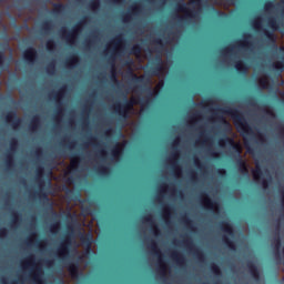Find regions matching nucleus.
<instances>
[{"mask_svg": "<svg viewBox=\"0 0 284 284\" xmlns=\"http://www.w3.org/2000/svg\"><path fill=\"white\" fill-rule=\"evenodd\" d=\"M57 230H59V223L52 224L51 232H57Z\"/></svg>", "mask_w": 284, "mask_h": 284, "instance_id": "338daca9", "label": "nucleus"}, {"mask_svg": "<svg viewBox=\"0 0 284 284\" xmlns=\"http://www.w3.org/2000/svg\"><path fill=\"white\" fill-rule=\"evenodd\" d=\"M37 172H38V176H41V174H43V166H39L37 169Z\"/></svg>", "mask_w": 284, "mask_h": 284, "instance_id": "774afa93", "label": "nucleus"}, {"mask_svg": "<svg viewBox=\"0 0 284 284\" xmlns=\"http://www.w3.org/2000/svg\"><path fill=\"white\" fill-rule=\"evenodd\" d=\"M67 267H68V272L70 273L71 277L72 278H77L79 276V262L77 263H68L67 264Z\"/></svg>", "mask_w": 284, "mask_h": 284, "instance_id": "4be33fe9", "label": "nucleus"}, {"mask_svg": "<svg viewBox=\"0 0 284 284\" xmlns=\"http://www.w3.org/2000/svg\"><path fill=\"white\" fill-rule=\"evenodd\" d=\"M8 58L6 57V53L3 51H0V70H3L4 68H10V63L6 64V60Z\"/></svg>", "mask_w": 284, "mask_h": 284, "instance_id": "58836bf2", "label": "nucleus"}, {"mask_svg": "<svg viewBox=\"0 0 284 284\" xmlns=\"http://www.w3.org/2000/svg\"><path fill=\"white\" fill-rule=\"evenodd\" d=\"M99 154H100V159H105V156H108V151H105V150H100L99 151Z\"/></svg>", "mask_w": 284, "mask_h": 284, "instance_id": "680f3d73", "label": "nucleus"}, {"mask_svg": "<svg viewBox=\"0 0 284 284\" xmlns=\"http://www.w3.org/2000/svg\"><path fill=\"white\" fill-rule=\"evenodd\" d=\"M45 70L48 72V74H54V72H57V62L54 60L49 62Z\"/></svg>", "mask_w": 284, "mask_h": 284, "instance_id": "a19ab883", "label": "nucleus"}, {"mask_svg": "<svg viewBox=\"0 0 284 284\" xmlns=\"http://www.w3.org/2000/svg\"><path fill=\"white\" fill-rule=\"evenodd\" d=\"M202 203H204L205 207H207V210H210L211 212H214V210L219 209V203L212 201V199H210V195H207V193H202Z\"/></svg>", "mask_w": 284, "mask_h": 284, "instance_id": "a211bd4d", "label": "nucleus"}, {"mask_svg": "<svg viewBox=\"0 0 284 284\" xmlns=\"http://www.w3.org/2000/svg\"><path fill=\"white\" fill-rule=\"evenodd\" d=\"M185 245H187V247L191 250V252H193V254L196 256L197 261H200L201 263H203V261H205V253H203V251L194 247V242H192V237L191 236H186V239L184 240Z\"/></svg>", "mask_w": 284, "mask_h": 284, "instance_id": "9b49d317", "label": "nucleus"}, {"mask_svg": "<svg viewBox=\"0 0 284 284\" xmlns=\"http://www.w3.org/2000/svg\"><path fill=\"white\" fill-rule=\"evenodd\" d=\"M273 68L275 70H278L280 72L283 71V62H276L275 64H273Z\"/></svg>", "mask_w": 284, "mask_h": 284, "instance_id": "4d7b16f0", "label": "nucleus"}, {"mask_svg": "<svg viewBox=\"0 0 284 284\" xmlns=\"http://www.w3.org/2000/svg\"><path fill=\"white\" fill-rule=\"evenodd\" d=\"M140 12H141V4H134L133 7H131V12H128L122 16V21L124 23H128V21L132 19V16L136 17V14H139Z\"/></svg>", "mask_w": 284, "mask_h": 284, "instance_id": "6ab92c4d", "label": "nucleus"}, {"mask_svg": "<svg viewBox=\"0 0 284 284\" xmlns=\"http://www.w3.org/2000/svg\"><path fill=\"white\" fill-rule=\"evenodd\" d=\"M112 159L115 161H119L121 156L123 155V149L121 148V143L116 142L113 149L111 150Z\"/></svg>", "mask_w": 284, "mask_h": 284, "instance_id": "b1692460", "label": "nucleus"}, {"mask_svg": "<svg viewBox=\"0 0 284 284\" xmlns=\"http://www.w3.org/2000/svg\"><path fill=\"white\" fill-rule=\"evenodd\" d=\"M170 161L172 162L173 170H175V172H181V165H179V152H174L170 158Z\"/></svg>", "mask_w": 284, "mask_h": 284, "instance_id": "cd10ccee", "label": "nucleus"}, {"mask_svg": "<svg viewBox=\"0 0 284 284\" xmlns=\"http://www.w3.org/2000/svg\"><path fill=\"white\" fill-rule=\"evenodd\" d=\"M211 272H213L215 276H221V267H219V265L216 264L211 265Z\"/></svg>", "mask_w": 284, "mask_h": 284, "instance_id": "de8ad7c7", "label": "nucleus"}, {"mask_svg": "<svg viewBox=\"0 0 284 284\" xmlns=\"http://www.w3.org/2000/svg\"><path fill=\"white\" fill-rule=\"evenodd\" d=\"M38 58L39 53L37 52V49H34V47H29L23 51V59L26 63H29V65H34Z\"/></svg>", "mask_w": 284, "mask_h": 284, "instance_id": "9d476101", "label": "nucleus"}, {"mask_svg": "<svg viewBox=\"0 0 284 284\" xmlns=\"http://www.w3.org/2000/svg\"><path fill=\"white\" fill-rule=\"evenodd\" d=\"M17 148H19V140H17V138H12L10 140V150L6 154L7 168H12V165H14V152H17Z\"/></svg>", "mask_w": 284, "mask_h": 284, "instance_id": "1a4fd4ad", "label": "nucleus"}, {"mask_svg": "<svg viewBox=\"0 0 284 284\" xmlns=\"http://www.w3.org/2000/svg\"><path fill=\"white\" fill-rule=\"evenodd\" d=\"M67 196H72L74 194V191L72 189H69L68 186L64 187Z\"/></svg>", "mask_w": 284, "mask_h": 284, "instance_id": "052dcab7", "label": "nucleus"}, {"mask_svg": "<svg viewBox=\"0 0 284 284\" xmlns=\"http://www.w3.org/2000/svg\"><path fill=\"white\" fill-rule=\"evenodd\" d=\"M23 120H21V118L17 116V111H9L6 114V122L7 123H11V128H13V130H18V128L21 126Z\"/></svg>", "mask_w": 284, "mask_h": 284, "instance_id": "4468645a", "label": "nucleus"}, {"mask_svg": "<svg viewBox=\"0 0 284 284\" xmlns=\"http://www.w3.org/2000/svg\"><path fill=\"white\" fill-rule=\"evenodd\" d=\"M72 245V237L67 236L58 247V256L61 261H68L70 258V246Z\"/></svg>", "mask_w": 284, "mask_h": 284, "instance_id": "0eeeda50", "label": "nucleus"}, {"mask_svg": "<svg viewBox=\"0 0 284 284\" xmlns=\"http://www.w3.org/2000/svg\"><path fill=\"white\" fill-rule=\"evenodd\" d=\"M79 239L82 243V245H85V254H90V252H92V243L94 242L91 233H83V232H79Z\"/></svg>", "mask_w": 284, "mask_h": 284, "instance_id": "dca6fc26", "label": "nucleus"}, {"mask_svg": "<svg viewBox=\"0 0 284 284\" xmlns=\"http://www.w3.org/2000/svg\"><path fill=\"white\" fill-rule=\"evenodd\" d=\"M246 266L248 268L251 276L254 278V281H260L261 272L258 271V266H256L254 262H247Z\"/></svg>", "mask_w": 284, "mask_h": 284, "instance_id": "aec40b11", "label": "nucleus"}, {"mask_svg": "<svg viewBox=\"0 0 284 284\" xmlns=\"http://www.w3.org/2000/svg\"><path fill=\"white\" fill-rule=\"evenodd\" d=\"M222 241L231 252H236V244L227 235H223Z\"/></svg>", "mask_w": 284, "mask_h": 284, "instance_id": "c85d7f7f", "label": "nucleus"}, {"mask_svg": "<svg viewBox=\"0 0 284 284\" xmlns=\"http://www.w3.org/2000/svg\"><path fill=\"white\" fill-rule=\"evenodd\" d=\"M267 27L272 31L263 28L262 32H263L267 43H272V45H276V34H274V32H277V30H281V24L278 23V20H276L275 17H271V18H268Z\"/></svg>", "mask_w": 284, "mask_h": 284, "instance_id": "20e7f679", "label": "nucleus"}, {"mask_svg": "<svg viewBox=\"0 0 284 284\" xmlns=\"http://www.w3.org/2000/svg\"><path fill=\"white\" fill-rule=\"evenodd\" d=\"M64 142L68 143V148L72 149L74 148L75 143L74 141L70 142L68 139H64Z\"/></svg>", "mask_w": 284, "mask_h": 284, "instance_id": "e2e57ef3", "label": "nucleus"}, {"mask_svg": "<svg viewBox=\"0 0 284 284\" xmlns=\"http://www.w3.org/2000/svg\"><path fill=\"white\" fill-rule=\"evenodd\" d=\"M42 30L50 32L52 30V20H47L42 23Z\"/></svg>", "mask_w": 284, "mask_h": 284, "instance_id": "a18cd8bd", "label": "nucleus"}, {"mask_svg": "<svg viewBox=\"0 0 284 284\" xmlns=\"http://www.w3.org/2000/svg\"><path fill=\"white\" fill-rule=\"evenodd\" d=\"M145 223H150V225L153 227V233L155 236H159L161 234V230H159V226L154 224V220L152 219V215H145L142 217Z\"/></svg>", "mask_w": 284, "mask_h": 284, "instance_id": "bb28decb", "label": "nucleus"}, {"mask_svg": "<svg viewBox=\"0 0 284 284\" xmlns=\"http://www.w3.org/2000/svg\"><path fill=\"white\" fill-rule=\"evenodd\" d=\"M124 65H128V67L134 65V60L128 59V60L124 62Z\"/></svg>", "mask_w": 284, "mask_h": 284, "instance_id": "69168bd1", "label": "nucleus"}, {"mask_svg": "<svg viewBox=\"0 0 284 284\" xmlns=\"http://www.w3.org/2000/svg\"><path fill=\"white\" fill-rule=\"evenodd\" d=\"M131 75L133 78L134 83H144V85H149L150 78H145L144 75H136L131 71Z\"/></svg>", "mask_w": 284, "mask_h": 284, "instance_id": "c756f323", "label": "nucleus"}, {"mask_svg": "<svg viewBox=\"0 0 284 284\" xmlns=\"http://www.w3.org/2000/svg\"><path fill=\"white\" fill-rule=\"evenodd\" d=\"M215 119L219 123H222V125H225L226 130H232V126L230 122L225 119V116L221 114H229L233 119V123L240 134L244 136V139H247V136H252L254 134V130H252V126L250 123H247V120L245 119V115L239 111V109H232L230 106L226 108H219L215 110Z\"/></svg>", "mask_w": 284, "mask_h": 284, "instance_id": "f257e3e1", "label": "nucleus"}, {"mask_svg": "<svg viewBox=\"0 0 284 284\" xmlns=\"http://www.w3.org/2000/svg\"><path fill=\"white\" fill-rule=\"evenodd\" d=\"M264 10H266V12H270V10H274V2H272V1L265 2Z\"/></svg>", "mask_w": 284, "mask_h": 284, "instance_id": "603ef678", "label": "nucleus"}, {"mask_svg": "<svg viewBox=\"0 0 284 284\" xmlns=\"http://www.w3.org/2000/svg\"><path fill=\"white\" fill-rule=\"evenodd\" d=\"M260 85L261 88H263V90H266L267 85H270V81L267 80V78L260 79Z\"/></svg>", "mask_w": 284, "mask_h": 284, "instance_id": "09e8293b", "label": "nucleus"}, {"mask_svg": "<svg viewBox=\"0 0 284 284\" xmlns=\"http://www.w3.org/2000/svg\"><path fill=\"white\" fill-rule=\"evenodd\" d=\"M98 39L97 33L91 36V39L85 42V48H92L94 45V40Z\"/></svg>", "mask_w": 284, "mask_h": 284, "instance_id": "49530a36", "label": "nucleus"}, {"mask_svg": "<svg viewBox=\"0 0 284 284\" xmlns=\"http://www.w3.org/2000/svg\"><path fill=\"white\" fill-rule=\"evenodd\" d=\"M262 176H263V170L261 169V165L256 164V169L253 170V179L255 181H261Z\"/></svg>", "mask_w": 284, "mask_h": 284, "instance_id": "e433bc0d", "label": "nucleus"}, {"mask_svg": "<svg viewBox=\"0 0 284 284\" xmlns=\"http://www.w3.org/2000/svg\"><path fill=\"white\" fill-rule=\"evenodd\" d=\"M98 172L99 174H101V176H110V173L112 172V170L110 169V166L100 165L98 168Z\"/></svg>", "mask_w": 284, "mask_h": 284, "instance_id": "f704fd0d", "label": "nucleus"}, {"mask_svg": "<svg viewBox=\"0 0 284 284\" xmlns=\"http://www.w3.org/2000/svg\"><path fill=\"white\" fill-rule=\"evenodd\" d=\"M274 243H275V245H274V247H275V250H276V256H278V257H281V252H280V250H281V245H282V242H281V236L280 235H277L275 239H274Z\"/></svg>", "mask_w": 284, "mask_h": 284, "instance_id": "79ce46f5", "label": "nucleus"}, {"mask_svg": "<svg viewBox=\"0 0 284 284\" xmlns=\"http://www.w3.org/2000/svg\"><path fill=\"white\" fill-rule=\"evenodd\" d=\"M151 77H159L163 72V59L161 55L155 57V63L148 70Z\"/></svg>", "mask_w": 284, "mask_h": 284, "instance_id": "2eb2a0df", "label": "nucleus"}, {"mask_svg": "<svg viewBox=\"0 0 284 284\" xmlns=\"http://www.w3.org/2000/svg\"><path fill=\"white\" fill-rule=\"evenodd\" d=\"M219 145L223 148L224 145H230L232 150L235 152V168L247 176L250 174V170L247 169V162L243 160V155L241 153L243 150L241 149V144L236 143L233 138L225 135L223 139H220Z\"/></svg>", "mask_w": 284, "mask_h": 284, "instance_id": "f03ea898", "label": "nucleus"}, {"mask_svg": "<svg viewBox=\"0 0 284 284\" xmlns=\"http://www.w3.org/2000/svg\"><path fill=\"white\" fill-rule=\"evenodd\" d=\"M80 161H81V156H79V154L71 155V168H72V170H77V168H79Z\"/></svg>", "mask_w": 284, "mask_h": 284, "instance_id": "c9c22d12", "label": "nucleus"}, {"mask_svg": "<svg viewBox=\"0 0 284 284\" xmlns=\"http://www.w3.org/2000/svg\"><path fill=\"white\" fill-rule=\"evenodd\" d=\"M54 48H55L54 40H48V41H47V50H48L49 52H52V50H54Z\"/></svg>", "mask_w": 284, "mask_h": 284, "instance_id": "8fccbe9b", "label": "nucleus"}, {"mask_svg": "<svg viewBox=\"0 0 284 284\" xmlns=\"http://www.w3.org/2000/svg\"><path fill=\"white\" fill-rule=\"evenodd\" d=\"M191 181H199V178L196 176V172H191Z\"/></svg>", "mask_w": 284, "mask_h": 284, "instance_id": "0e129e2a", "label": "nucleus"}, {"mask_svg": "<svg viewBox=\"0 0 284 284\" xmlns=\"http://www.w3.org/2000/svg\"><path fill=\"white\" fill-rule=\"evenodd\" d=\"M150 250L158 256L159 263H160V274L161 276H165V264L163 263V258L161 257V250L159 248V245L156 242L151 241L150 243Z\"/></svg>", "mask_w": 284, "mask_h": 284, "instance_id": "f8f14e48", "label": "nucleus"}, {"mask_svg": "<svg viewBox=\"0 0 284 284\" xmlns=\"http://www.w3.org/2000/svg\"><path fill=\"white\" fill-rule=\"evenodd\" d=\"M220 229L222 230V232H225V234H227L229 236H234V226H232L230 222H221Z\"/></svg>", "mask_w": 284, "mask_h": 284, "instance_id": "393cba45", "label": "nucleus"}, {"mask_svg": "<svg viewBox=\"0 0 284 284\" xmlns=\"http://www.w3.org/2000/svg\"><path fill=\"white\" fill-rule=\"evenodd\" d=\"M234 48H241L242 50H247L252 48V33H244L242 40H237L235 44H230L222 49V54H232Z\"/></svg>", "mask_w": 284, "mask_h": 284, "instance_id": "39448f33", "label": "nucleus"}, {"mask_svg": "<svg viewBox=\"0 0 284 284\" xmlns=\"http://www.w3.org/2000/svg\"><path fill=\"white\" fill-rule=\"evenodd\" d=\"M171 257L173 258V261H175L176 265H179L180 267H185V255H183V253L174 251L171 253Z\"/></svg>", "mask_w": 284, "mask_h": 284, "instance_id": "412c9836", "label": "nucleus"}, {"mask_svg": "<svg viewBox=\"0 0 284 284\" xmlns=\"http://www.w3.org/2000/svg\"><path fill=\"white\" fill-rule=\"evenodd\" d=\"M11 216H12V223H17L21 219V214H19V212H12Z\"/></svg>", "mask_w": 284, "mask_h": 284, "instance_id": "5fc2aeb1", "label": "nucleus"}, {"mask_svg": "<svg viewBox=\"0 0 284 284\" xmlns=\"http://www.w3.org/2000/svg\"><path fill=\"white\" fill-rule=\"evenodd\" d=\"M37 196L40 201H44V203H47V205H49V212L50 214L57 219V216H59V214L54 211V207L52 206V203H50V197H48V193L41 191L37 193Z\"/></svg>", "mask_w": 284, "mask_h": 284, "instance_id": "f3484780", "label": "nucleus"}, {"mask_svg": "<svg viewBox=\"0 0 284 284\" xmlns=\"http://www.w3.org/2000/svg\"><path fill=\"white\" fill-rule=\"evenodd\" d=\"M26 267H31V270H36L32 280L36 284H43V281L41 277L43 276V268L37 266V263L34 262V255H30L26 261H24V268Z\"/></svg>", "mask_w": 284, "mask_h": 284, "instance_id": "423d86ee", "label": "nucleus"}, {"mask_svg": "<svg viewBox=\"0 0 284 284\" xmlns=\"http://www.w3.org/2000/svg\"><path fill=\"white\" fill-rule=\"evenodd\" d=\"M41 125V116L40 115H33L31 119V122L29 124V130L31 132H37Z\"/></svg>", "mask_w": 284, "mask_h": 284, "instance_id": "5701e85b", "label": "nucleus"}, {"mask_svg": "<svg viewBox=\"0 0 284 284\" xmlns=\"http://www.w3.org/2000/svg\"><path fill=\"white\" fill-rule=\"evenodd\" d=\"M65 90H68V87L63 85L53 95L54 101H57V103H59V105H61V99H62L63 94H65Z\"/></svg>", "mask_w": 284, "mask_h": 284, "instance_id": "7c9ffc66", "label": "nucleus"}, {"mask_svg": "<svg viewBox=\"0 0 284 284\" xmlns=\"http://www.w3.org/2000/svg\"><path fill=\"white\" fill-rule=\"evenodd\" d=\"M245 148H246L248 154H254V149H252V146H250V144L247 143V140H245Z\"/></svg>", "mask_w": 284, "mask_h": 284, "instance_id": "bf43d9fd", "label": "nucleus"}, {"mask_svg": "<svg viewBox=\"0 0 284 284\" xmlns=\"http://www.w3.org/2000/svg\"><path fill=\"white\" fill-rule=\"evenodd\" d=\"M113 45H119V43H123V36H118L112 40Z\"/></svg>", "mask_w": 284, "mask_h": 284, "instance_id": "6e6d98bb", "label": "nucleus"}, {"mask_svg": "<svg viewBox=\"0 0 284 284\" xmlns=\"http://www.w3.org/2000/svg\"><path fill=\"white\" fill-rule=\"evenodd\" d=\"M53 12H54V14H61V12H65V4L53 3Z\"/></svg>", "mask_w": 284, "mask_h": 284, "instance_id": "4c0bfd02", "label": "nucleus"}, {"mask_svg": "<svg viewBox=\"0 0 284 284\" xmlns=\"http://www.w3.org/2000/svg\"><path fill=\"white\" fill-rule=\"evenodd\" d=\"M253 28H254V30H261V29H262L261 18H257V19L253 22Z\"/></svg>", "mask_w": 284, "mask_h": 284, "instance_id": "864d4df0", "label": "nucleus"}, {"mask_svg": "<svg viewBox=\"0 0 284 284\" xmlns=\"http://www.w3.org/2000/svg\"><path fill=\"white\" fill-rule=\"evenodd\" d=\"M145 92H149V95L141 100V105H149L152 101V87H146Z\"/></svg>", "mask_w": 284, "mask_h": 284, "instance_id": "2f4dec72", "label": "nucleus"}, {"mask_svg": "<svg viewBox=\"0 0 284 284\" xmlns=\"http://www.w3.org/2000/svg\"><path fill=\"white\" fill-rule=\"evenodd\" d=\"M90 10H99L101 8V0H91L89 2Z\"/></svg>", "mask_w": 284, "mask_h": 284, "instance_id": "37998d69", "label": "nucleus"}, {"mask_svg": "<svg viewBox=\"0 0 284 284\" xmlns=\"http://www.w3.org/2000/svg\"><path fill=\"white\" fill-rule=\"evenodd\" d=\"M87 18H84L82 21H80L78 24H75L71 31H68V29L62 28L60 30L62 37L68 41V43H74V40L77 39V36L79 32H81V24L83 21H85Z\"/></svg>", "mask_w": 284, "mask_h": 284, "instance_id": "6e6552de", "label": "nucleus"}, {"mask_svg": "<svg viewBox=\"0 0 284 284\" xmlns=\"http://www.w3.org/2000/svg\"><path fill=\"white\" fill-rule=\"evenodd\" d=\"M8 236V229H0V239H6Z\"/></svg>", "mask_w": 284, "mask_h": 284, "instance_id": "13d9d810", "label": "nucleus"}, {"mask_svg": "<svg viewBox=\"0 0 284 284\" xmlns=\"http://www.w3.org/2000/svg\"><path fill=\"white\" fill-rule=\"evenodd\" d=\"M182 222L184 223V225H186V227L191 230V232L196 231V227H194V222L187 215H184L182 217Z\"/></svg>", "mask_w": 284, "mask_h": 284, "instance_id": "473e14b6", "label": "nucleus"}, {"mask_svg": "<svg viewBox=\"0 0 284 284\" xmlns=\"http://www.w3.org/2000/svg\"><path fill=\"white\" fill-rule=\"evenodd\" d=\"M234 68L237 74H247V70H250V67L243 61H236Z\"/></svg>", "mask_w": 284, "mask_h": 284, "instance_id": "a878e982", "label": "nucleus"}, {"mask_svg": "<svg viewBox=\"0 0 284 284\" xmlns=\"http://www.w3.org/2000/svg\"><path fill=\"white\" fill-rule=\"evenodd\" d=\"M176 10L178 12H185L186 14L185 17L178 16L179 23H183V21H185L186 19H194V11H190L185 2L178 4Z\"/></svg>", "mask_w": 284, "mask_h": 284, "instance_id": "ddd939ff", "label": "nucleus"}, {"mask_svg": "<svg viewBox=\"0 0 284 284\" xmlns=\"http://www.w3.org/2000/svg\"><path fill=\"white\" fill-rule=\"evenodd\" d=\"M110 79H111V81H113V83H116L118 85H121V81H119V78L116 77V69L114 68V62L112 63V70H111Z\"/></svg>", "mask_w": 284, "mask_h": 284, "instance_id": "ea45409f", "label": "nucleus"}, {"mask_svg": "<svg viewBox=\"0 0 284 284\" xmlns=\"http://www.w3.org/2000/svg\"><path fill=\"white\" fill-rule=\"evenodd\" d=\"M67 65L69 68H74V65H79V55L73 54L70 57V59L67 60Z\"/></svg>", "mask_w": 284, "mask_h": 284, "instance_id": "72a5a7b5", "label": "nucleus"}, {"mask_svg": "<svg viewBox=\"0 0 284 284\" xmlns=\"http://www.w3.org/2000/svg\"><path fill=\"white\" fill-rule=\"evenodd\" d=\"M124 98H125L124 102L122 104L116 103L114 109H115V112L119 113L120 119L128 121V119H130V112L134 110V106L136 105V100L135 99L128 100L126 95H124Z\"/></svg>", "mask_w": 284, "mask_h": 284, "instance_id": "7ed1b4c3", "label": "nucleus"}, {"mask_svg": "<svg viewBox=\"0 0 284 284\" xmlns=\"http://www.w3.org/2000/svg\"><path fill=\"white\" fill-rule=\"evenodd\" d=\"M194 165L201 171L205 170V166L203 165V163H201V160H199V158H194Z\"/></svg>", "mask_w": 284, "mask_h": 284, "instance_id": "3c124183", "label": "nucleus"}, {"mask_svg": "<svg viewBox=\"0 0 284 284\" xmlns=\"http://www.w3.org/2000/svg\"><path fill=\"white\" fill-rule=\"evenodd\" d=\"M141 52H142V48L140 44H134L130 50V54H134L135 57H139Z\"/></svg>", "mask_w": 284, "mask_h": 284, "instance_id": "c03bdc74", "label": "nucleus"}]
</instances>
